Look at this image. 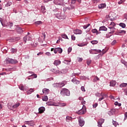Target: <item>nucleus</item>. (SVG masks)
Segmentation results:
<instances>
[{
	"label": "nucleus",
	"mask_w": 127,
	"mask_h": 127,
	"mask_svg": "<svg viewBox=\"0 0 127 127\" xmlns=\"http://www.w3.org/2000/svg\"><path fill=\"white\" fill-rule=\"evenodd\" d=\"M61 95L63 96H70V91L69 90L64 88L61 90Z\"/></svg>",
	"instance_id": "1"
},
{
	"label": "nucleus",
	"mask_w": 127,
	"mask_h": 127,
	"mask_svg": "<svg viewBox=\"0 0 127 127\" xmlns=\"http://www.w3.org/2000/svg\"><path fill=\"white\" fill-rule=\"evenodd\" d=\"M81 103L83 105L82 109V112H86V106H85L84 105H86V101L84 100V99H83Z\"/></svg>",
	"instance_id": "10"
},
{
	"label": "nucleus",
	"mask_w": 127,
	"mask_h": 127,
	"mask_svg": "<svg viewBox=\"0 0 127 127\" xmlns=\"http://www.w3.org/2000/svg\"><path fill=\"white\" fill-rule=\"evenodd\" d=\"M113 125L115 127H117V126H118V125H119V124H118V123L117 122H116V121H113Z\"/></svg>",
	"instance_id": "44"
},
{
	"label": "nucleus",
	"mask_w": 127,
	"mask_h": 127,
	"mask_svg": "<svg viewBox=\"0 0 127 127\" xmlns=\"http://www.w3.org/2000/svg\"><path fill=\"white\" fill-rule=\"evenodd\" d=\"M78 115H85V112H76Z\"/></svg>",
	"instance_id": "40"
},
{
	"label": "nucleus",
	"mask_w": 127,
	"mask_h": 127,
	"mask_svg": "<svg viewBox=\"0 0 127 127\" xmlns=\"http://www.w3.org/2000/svg\"><path fill=\"white\" fill-rule=\"evenodd\" d=\"M105 122V120L103 119H101L99 120L98 122V126L99 127H102V125L104 124V122Z\"/></svg>",
	"instance_id": "9"
},
{
	"label": "nucleus",
	"mask_w": 127,
	"mask_h": 127,
	"mask_svg": "<svg viewBox=\"0 0 127 127\" xmlns=\"http://www.w3.org/2000/svg\"><path fill=\"white\" fill-rule=\"evenodd\" d=\"M19 88L21 91H24L25 90H26V89H27V87L24 86V85H23L22 84H20V85L19 86Z\"/></svg>",
	"instance_id": "13"
},
{
	"label": "nucleus",
	"mask_w": 127,
	"mask_h": 127,
	"mask_svg": "<svg viewBox=\"0 0 127 127\" xmlns=\"http://www.w3.org/2000/svg\"><path fill=\"white\" fill-rule=\"evenodd\" d=\"M126 0H121L118 2V4H122L123 2H125Z\"/></svg>",
	"instance_id": "46"
},
{
	"label": "nucleus",
	"mask_w": 127,
	"mask_h": 127,
	"mask_svg": "<svg viewBox=\"0 0 127 127\" xmlns=\"http://www.w3.org/2000/svg\"><path fill=\"white\" fill-rule=\"evenodd\" d=\"M66 84H67V82L64 81L62 83H56V85L57 86V87H59L60 88H61L62 87H64V85H66Z\"/></svg>",
	"instance_id": "8"
},
{
	"label": "nucleus",
	"mask_w": 127,
	"mask_h": 127,
	"mask_svg": "<svg viewBox=\"0 0 127 127\" xmlns=\"http://www.w3.org/2000/svg\"><path fill=\"white\" fill-rule=\"evenodd\" d=\"M107 17L108 18V16H107ZM108 17H109V19L111 21H113V20H115V17H114L113 16L111 15V14H110L109 15H108Z\"/></svg>",
	"instance_id": "29"
},
{
	"label": "nucleus",
	"mask_w": 127,
	"mask_h": 127,
	"mask_svg": "<svg viewBox=\"0 0 127 127\" xmlns=\"http://www.w3.org/2000/svg\"><path fill=\"white\" fill-rule=\"evenodd\" d=\"M16 30L18 33H22V32H23V30L19 27L16 28Z\"/></svg>",
	"instance_id": "18"
},
{
	"label": "nucleus",
	"mask_w": 127,
	"mask_h": 127,
	"mask_svg": "<svg viewBox=\"0 0 127 127\" xmlns=\"http://www.w3.org/2000/svg\"><path fill=\"white\" fill-rule=\"evenodd\" d=\"M63 52V50L61 48H56L55 49V50L54 51V53L55 54H57V52H59V53L61 54Z\"/></svg>",
	"instance_id": "5"
},
{
	"label": "nucleus",
	"mask_w": 127,
	"mask_h": 127,
	"mask_svg": "<svg viewBox=\"0 0 127 127\" xmlns=\"http://www.w3.org/2000/svg\"><path fill=\"white\" fill-rule=\"evenodd\" d=\"M71 39H72V40H75L76 39V37H75V36H74V35H72Z\"/></svg>",
	"instance_id": "57"
},
{
	"label": "nucleus",
	"mask_w": 127,
	"mask_h": 127,
	"mask_svg": "<svg viewBox=\"0 0 127 127\" xmlns=\"http://www.w3.org/2000/svg\"><path fill=\"white\" fill-rule=\"evenodd\" d=\"M91 62H92L91 60H87V64L90 65L91 64Z\"/></svg>",
	"instance_id": "48"
},
{
	"label": "nucleus",
	"mask_w": 127,
	"mask_h": 127,
	"mask_svg": "<svg viewBox=\"0 0 127 127\" xmlns=\"http://www.w3.org/2000/svg\"><path fill=\"white\" fill-rule=\"evenodd\" d=\"M31 76L33 77L34 78H37V74H32Z\"/></svg>",
	"instance_id": "54"
},
{
	"label": "nucleus",
	"mask_w": 127,
	"mask_h": 127,
	"mask_svg": "<svg viewBox=\"0 0 127 127\" xmlns=\"http://www.w3.org/2000/svg\"><path fill=\"white\" fill-rule=\"evenodd\" d=\"M81 90L82 91V92H86V90H85V87L81 86Z\"/></svg>",
	"instance_id": "49"
},
{
	"label": "nucleus",
	"mask_w": 127,
	"mask_h": 127,
	"mask_svg": "<svg viewBox=\"0 0 127 127\" xmlns=\"http://www.w3.org/2000/svg\"><path fill=\"white\" fill-rule=\"evenodd\" d=\"M61 105L62 107H65V106H66V103H62Z\"/></svg>",
	"instance_id": "63"
},
{
	"label": "nucleus",
	"mask_w": 127,
	"mask_h": 127,
	"mask_svg": "<svg viewBox=\"0 0 127 127\" xmlns=\"http://www.w3.org/2000/svg\"><path fill=\"white\" fill-rule=\"evenodd\" d=\"M109 28H110V29H116L114 27H113L112 26H109Z\"/></svg>",
	"instance_id": "61"
},
{
	"label": "nucleus",
	"mask_w": 127,
	"mask_h": 127,
	"mask_svg": "<svg viewBox=\"0 0 127 127\" xmlns=\"http://www.w3.org/2000/svg\"><path fill=\"white\" fill-rule=\"evenodd\" d=\"M91 43H92V44L93 45L97 44L98 41L97 40L91 41Z\"/></svg>",
	"instance_id": "36"
},
{
	"label": "nucleus",
	"mask_w": 127,
	"mask_h": 127,
	"mask_svg": "<svg viewBox=\"0 0 127 127\" xmlns=\"http://www.w3.org/2000/svg\"><path fill=\"white\" fill-rule=\"evenodd\" d=\"M109 26H112L113 27H115L116 26V23L114 22H111L110 24L109 25Z\"/></svg>",
	"instance_id": "35"
},
{
	"label": "nucleus",
	"mask_w": 127,
	"mask_h": 127,
	"mask_svg": "<svg viewBox=\"0 0 127 127\" xmlns=\"http://www.w3.org/2000/svg\"><path fill=\"white\" fill-rule=\"evenodd\" d=\"M6 62L7 63H10V64H16V63H18V62L16 60L9 59L6 60Z\"/></svg>",
	"instance_id": "3"
},
{
	"label": "nucleus",
	"mask_w": 127,
	"mask_h": 127,
	"mask_svg": "<svg viewBox=\"0 0 127 127\" xmlns=\"http://www.w3.org/2000/svg\"><path fill=\"white\" fill-rule=\"evenodd\" d=\"M31 39H32V36H31V34H30V33L29 32H28L27 35L23 37V41L25 43H26V40L29 41L30 40H31Z\"/></svg>",
	"instance_id": "2"
},
{
	"label": "nucleus",
	"mask_w": 127,
	"mask_h": 127,
	"mask_svg": "<svg viewBox=\"0 0 127 127\" xmlns=\"http://www.w3.org/2000/svg\"><path fill=\"white\" fill-rule=\"evenodd\" d=\"M85 44H79L78 45V46H79L80 47H83V46H85Z\"/></svg>",
	"instance_id": "53"
},
{
	"label": "nucleus",
	"mask_w": 127,
	"mask_h": 127,
	"mask_svg": "<svg viewBox=\"0 0 127 127\" xmlns=\"http://www.w3.org/2000/svg\"><path fill=\"white\" fill-rule=\"evenodd\" d=\"M91 32H92V33H95L96 35H98V34H100V33H101V32H99L97 29H92L91 30Z\"/></svg>",
	"instance_id": "16"
},
{
	"label": "nucleus",
	"mask_w": 127,
	"mask_h": 127,
	"mask_svg": "<svg viewBox=\"0 0 127 127\" xmlns=\"http://www.w3.org/2000/svg\"><path fill=\"white\" fill-rule=\"evenodd\" d=\"M43 94H45V95H48L49 93V89L47 88H44L42 91Z\"/></svg>",
	"instance_id": "14"
},
{
	"label": "nucleus",
	"mask_w": 127,
	"mask_h": 127,
	"mask_svg": "<svg viewBox=\"0 0 127 127\" xmlns=\"http://www.w3.org/2000/svg\"><path fill=\"white\" fill-rule=\"evenodd\" d=\"M99 80H100V78H99V77H98L97 76H96L94 77L93 81L94 82H97V81H99Z\"/></svg>",
	"instance_id": "38"
},
{
	"label": "nucleus",
	"mask_w": 127,
	"mask_h": 127,
	"mask_svg": "<svg viewBox=\"0 0 127 127\" xmlns=\"http://www.w3.org/2000/svg\"><path fill=\"white\" fill-rule=\"evenodd\" d=\"M108 114L109 115V116H113V115L115 114V112H109Z\"/></svg>",
	"instance_id": "50"
},
{
	"label": "nucleus",
	"mask_w": 127,
	"mask_h": 127,
	"mask_svg": "<svg viewBox=\"0 0 127 127\" xmlns=\"http://www.w3.org/2000/svg\"><path fill=\"white\" fill-rule=\"evenodd\" d=\"M100 96L101 97H100L98 101H99V102H101V101H102V100H104V99H105V97H107L106 95H102V94H100Z\"/></svg>",
	"instance_id": "20"
},
{
	"label": "nucleus",
	"mask_w": 127,
	"mask_h": 127,
	"mask_svg": "<svg viewBox=\"0 0 127 127\" xmlns=\"http://www.w3.org/2000/svg\"><path fill=\"white\" fill-rule=\"evenodd\" d=\"M78 123L80 127H83L85 125V121L81 117L78 119Z\"/></svg>",
	"instance_id": "6"
},
{
	"label": "nucleus",
	"mask_w": 127,
	"mask_h": 127,
	"mask_svg": "<svg viewBox=\"0 0 127 127\" xmlns=\"http://www.w3.org/2000/svg\"><path fill=\"white\" fill-rule=\"evenodd\" d=\"M116 84H117V82H116V81H110V86H111V87H115Z\"/></svg>",
	"instance_id": "19"
},
{
	"label": "nucleus",
	"mask_w": 127,
	"mask_h": 127,
	"mask_svg": "<svg viewBox=\"0 0 127 127\" xmlns=\"http://www.w3.org/2000/svg\"><path fill=\"white\" fill-rule=\"evenodd\" d=\"M72 51V48L69 47L68 50H67V52L68 54H69V53H70V52H71Z\"/></svg>",
	"instance_id": "47"
},
{
	"label": "nucleus",
	"mask_w": 127,
	"mask_h": 127,
	"mask_svg": "<svg viewBox=\"0 0 127 127\" xmlns=\"http://www.w3.org/2000/svg\"><path fill=\"white\" fill-rule=\"evenodd\" d=\"M70 62H71V60L70 61L64 60V64H66L67 65H70Z\"/></svg>",
	"instance_id": "34"
},
{
	"label": "nucleus",
	"mask_w": 127,
	"mask_h": 127,
	"mask_svg": "<svg viewBox=\"0 0 127 127\" xmlns=\"http://www.w3.org/2000/svg\"><path fill=\"white\" fill-rule=\"evenodd\" d=\"M62 37L63 38H64V39H69V38H68V36H67V35L65 34H62Z\"/></svg>",
	"instance_id": "30"
},
{
	"label": "nucleus",
	"mask_w": 127,
	"mask_h": 127,
	"mask_svg": "<svg viewBox=\"0 0 127 127\" xmlns=\"http://www.w3.org/2000/svg\"><path fill=\"white\" fill-rule=\"evenodd\" d=\"M127 83H123L120 85V88H125V87H127Z\"/></svg>",
	"instance_id": "27"
},
{
	"label": "nucleus",
	"mask_w": 127,
	"mask_h": 127,
	"mask_svg": "<svg viewBox=\"0 0 127 127\" xmlns=\"http://www.w3.org/2000/svg\"><path fill=\"white\" fill-rule=\"evenodd\" d=\"M115 105L116 106H118L119 107H121V106H122V104L119 103V102H115Z\"/></svg>",
	"instance_id": "41"
},
{
	"label": "nucleus",
	"mask_w": 127,
	"mask_h": 127,
	"mask_svg": "<svg viewBox=\"0 0 127 127\" xmlns=\"http://www.w3.org/2000/svg\"><path fill=\"white\" fill-rule=\"evenodd\" d=\"M73 33H74V34H82V30L78 29H75L73 30Z\"/></svg>",
	"instance_id": "11"
},
{
	"label": "nucleus",
	"mask_w": 127,
	"mask_h": 127,
	"mask_svg": "<svg viewBox=\"0 0 127 127\" xmlns=\"http://www.w3.org/2000/svg\"><path fill=\"white\" fill-rule=\"evenodd\" d=\"M119 33H123V34H126V31L125 30H120L119 32Z\"/></svg>",
	"instance_id": "43"
},
{
	"label": "nucleus",
	"mask_w": 127,
	"mask_h": 127,
	"mask_svg": "<svg viewBox=\"0 0 127 127\" xmlns=\"http://www.w3.org/2000/svg\"><path fill=\"white\" fill-rule=\"evenodd\" d=\"M89 26H90V24L84 25L83 26V28H84V29H87V28H88V27H89Z\"/></svg>",
	"instance_id": "42"
},
{
	"label": "nucleus",
	"mask_w": 127,
	"mask_h": 127,
	"mask_svg": "<svg viewBox=\"0 0 127 127\" xmlns=\"http://www.w3.org/2000/svg\"><path fill=\"white\" fill-rule=\"evenodd\" d=\"M77 61H78V62H82V61H83V58L78 57L77 59Z\"/></svg>",
	"instance_id": "37"
},
{
	"label": "nucleus",
	"mask_w": 127,
	"mask_h": 127,
	"mask_svg": "<svg viewBox=\"0 0 127 127\" xmlns=\"http://www.w3.org/2000/svg\"><path fill=\"white\" fill-rule=\"evenodd\" d=\"M107 51H108V50L103 49V50H102V53H103V54H105V53H106V52H107Z\"/></svg>",
	"instance_id": "60"
},
{
	"label": "nucleus",
	"mask_w": 127,
	"mask_h": 127,
	"mask_svg": "<svg viewBox=\"0 0 127 127\" xmlns=\"http://www.w3.org/2000/svg\"><path fill=\"white\" fill-rule=\"evenodd\" d=\"M35 24H36V25H39L40 24H42V21H37L35 22Z\"/></svg>",
	"instance_id": "32"
},
{
	"label": "nucleus",
	"mask_w": 127,
	"mask_h": 127,
	"mask_svg": "<svg viewBox=\"0 0 127 127\" xmlns=\"http://www.w3.org/2000/svg\"><path fill=\"white\" fill-rule=\"evenodd\" d=\"M75 84H80V81L77 80H75Z\"/></svg>",
	"instance_id": "62"
},
{
	"label": "nucleus",
	"mask_w": 127,
	"mask_h": 127,
	"mask_svg": "<svg viewBox=\"0 0 127 127\" xmlns=\"http://www.w3.org/2000/svg\"><path fill=\"white\" fill-rule=\"evenodd\" d=\"M120 26H121L123 28H126V24L124 23H120L119 24Z\"/></svg>",
	"instance_id": "33"
},
{
	"label": "nucleus",
	"mask_w": 127,
	"mask_h": 127,
	"mask_svg": "<svg viewBox=\"0 0 127 127\" xmlns=\"http://www.w3.org/2000/svg\"><path fill=\"white\" fill-rule=\"evenodd\" d=\"M3 108V103L0 104V110H1Z\"/></svg>",
	"instance_id": "59"
},
{
	"label": "nucleus",
	"mask_w": 127,
	"mask_h": 127,
	"mask_svg": "<svg viewBox=\"0 0 127 127\" xmlns=\"http://www.w3.org/2000/svg\"><path fill=\"white\" fill-rule=\"evenodd\" d=\"M39 112H45V107H41L39 108Z\"/></svg>",
	"instance_id": "21"
},
{
	"label": "nucleus",
	"mask_w": 127,
	"mask_h": 127,
	"mask_svg": "<svg viewBox=\"0 0 127 127\" xmlns=\"http://www.w3.org/2000/svg\"><path fill=\"white\" fill-rule=\"evenodd\" d=\"M101 52V50H90L89 53L90 54H97V53H100Z\"/></svg>",
	"instance_id": "4"
},
{
	"label": "nucleus",
	"mask_w": 127,
	"mask_h": 127,
	"mask_svg": "<svg viewBox=\"0 0 127 127\" xmlns=\"http://www.w3.org/2000/svg\"><path fill=\"white\" fill-rule=\"evenodd\" d=\"M127 119V112H126L125 114V118H124V121H126Z\"/></svg>",
	"instance_id": "55"
},
{
	"label": "nucleus",
	"mask_w": 127,
	"mask_h": 127,
	"mask_svg": "<svg viewBox=\"0 0 127 127\" xmlns=\"http://www.w3.org/2000/svg\"><path fill=\"white\" fill-rule=\"evenodd\" d=\"M46 35H45V33H43L42 35V37H43V39H45Z\"/></svg>",
	"instance_id": "58"
},
{
	"label": "nucleus",
	"mask_w": 127,
	"mask_h": 127,
	"mask_svg": "<svg viewBox=\"0 0 127 127\" xmlns=\"http://www.w3.org/2000/svg\"><path fill=\"white\" fill-rule=\"evenodd\" d=\"M66 121L67 122V123H69L70 121H72V117H69V116H66Z\"/></svg>",
	"instance_id": "23"
},
{
	"label": "nucleus",
	"mask_w": 127,
	"mask_h": 127,
	"mask_svg": "<svg viewBox=\"0 0 127 127\" xmlns=\"http://www.w3.org/2000/svg\"><path fill=\"white\" fill-rule=\"evenodd\" d=\"M11 4H12V2H8L7 3V4H6V6H10V5H11Z\"/></svg>",
	"instance_id": "45"
},
{
	"label": "nucleus",
	"mask_w": 127,
	"mask_h": 127,
	"mask_svg": "<svg viewBox=\"0 0 127 127\" xmlns=\"http://www.w3.org/2000/svg\"><path fill=\"white\" fill-rule=\"evenodd\" d=\"M20 105V103H17V104H15L14 105H13L12 108H13L14 109L18 108V107H19Z\"/></svg>",
	"instance_id": "28"
},
{
	"label": "nucleus",
	"mask_w": 127,
	"mask_h": 127,
	"mask_svg": "<svg viewBox=\"0 0 127 127\" xmlns=\"http://www.w3.org/2000/svg\"><path fill=\"white\" fill-rule=\"evenodd\" d=\"M37 43H34L32 45L33 47H36L37 46Z\"/></svg>",
	"instance_id": "51"
},
{
	"label": "nucleus",
	"mask_w": 127,
	"mask_h": 127,
	"mask_svg": "<svg viewBox=\"0 0 127 127\" xmlns=\"http://www.w3.org/2000/svg\"><path fill=\"white\" fill-rule=\"evenodd\" d=\"M61 64V61H60L59 60H55L54 62V65H55V66H58V65H60Z\"/></svg>",
	"instance_id": "12"
},
{
	"label": "nucleus",
	"mask_w": 127,
	"mask_h": 127,
	"mask_svg": "<svg viewBox=\"0 0 127 127\" xmlns=\"http://www.w3.org/2000/svg\"><path fill=\"white\" fill-rule=\"evenodd\" d=\"M15 52H16V49H11V53L13 54V53H15Z\"/></svg>",
	"instance_id": "39"
},
{
	"label": "nucleus",
	"mask_w": 127,
	"mask_h": 127,
	"mask_svg": "<svg viewBox=\"0 0 127 127\" xmlns=\"http://www.w3.org/2000/svg\"><path fill=\"white\" fill-rule=\"evenodd\" d=\"M0 21L2 26H4V27L7 26V25H6V24L5 23V22L3 21V19L1 17H0Z\"/></svg>",
	"instance_id": "15"
},
{
	"label": "nucleus",
	"mask_w": 127,
	"mask_h": 127,
	"mask_svg": "<svg viewBox=\"0 0 127 127\" xmlns=\"http://www.w3.org/2000/svg\"><path fill=\"white\" fill-rule=\"evenodd\" d=\"M33 92H34V90H33V89L31 88L30 90L27 91V93L28 95H30V94H31Z\"/></svg>",
	"instance_id": "25"
},
{
	"label": "nucleus",
	"mask_w": 127,
	"mask_h": 127,
	"mask_svg": "<svg viewBox=\"0 0 127 127\" xmlns=\"http://www.w3.org/2000/svg\"><path fill=\"white\" fill-rule=\"evenodd\" d=\"M42 100L44 102H47V101H48V97L47 96L43 97Z\"/></svg>",
	"instance_id": "24"
},
{
	"label": "nucleus",
	"mask_w": 127,
	"mask_h": 127,
	"mask_svg": "<svg viewBox=\"0 0 127 127\" xmlns=\"http://www.w3.org/2000/svg\"><path fill=\"white\" fill-rule=\"evenodd\" d=\"M108 30V28H107L105 26H101L99 28V31H107Z\"/></svg>",
	"instance_id": "17"
},
{
	"label": "nucleus",
	"mask_w": 127,
	"mask_h": 127,
	"mask_svg": "<svg viewBox=\"0 0 127 127\" xmlns=\"http://www.w3.org/2000/svg\"><path fill=\"white\" fill-rule=\"evenodd\" d=\"M46 55H47V56H50V55H51V54H50V53H46Z\"/></svg>",
	"instance_id": "64"
},
{
	"label": "nucleus",
	"mask_w": 127,
	"mask_h": 127,
	"mask_svg": "<svg viewBox=\"0 0 127 127\" xmlns=\"http://www.w3.org/2000/svg\"><path fill=\"white\" fill-rule=\"evenodd\" d=\"M99 8H104V7H106V5L105 3H102L98 5Z\"/></svg>",
	"instance_id": "22"
},
{
	"label": "nucleus",
	"mask_w": 127,
	"mask_h": 127,
	"mask_svg": "<svg viewBox=\"0 0 127 127\" xmlns=\"http://www.w3.org/2000/svg\"><path fill=\"white\" fill-rule=\"evenodd\" d=\"M6 26H9V27H10V28H11V27H12V26H13V24L12 23H10L9 22L7 23V24H6Z\"/></svg>",
	"instance_id": "31"
},
{
	"label": "nucleus",
	"mask_w": 127,
	"mask_h": 127,
	"mask_svg": "<svg viewBox=\"0 0 127 127\" xmlns=\"http://www.w3.org/2000/svg\"><path fill=\"white\" fill-rule=\"evenodd\" d=\"M45 7L44 6H41V11L43 12V13H45L46 12Z\"/></svg>",
	"instance_id": "26"
},
{
	"label": "nucleus",
	"mask_w": 127,
	"mask_h": 127,
	"mask_svg": "<svg viewBox=\"0 0 127 127\" xmlns=\"http://www.w3.org/2000/svg\"><path fill=\"white\" fill-rule=\"evenodd\" d=\"M98 106V103H95L93 105V107L95 109V108H97Z\"/></svg>",
	"instance_id": "52"
},
{
	"label": "nucleus",
	"mask_w": 127,
	"mask_h": 127,
	"mask_svg": "<svg viewBox=\"0 0 127 127\" xmlns=\"http://www.w3.org/2000/svg\"><path fill=\"white\" fill-rule=\"evenodd\" d=\"M25 124L30 127H33V126H34V122L33 121H25Z\"/></svg>",
	"instance_id": "7"
},
{
	"label": "nucleus",
	"mask_w": 127,
	"mask_h": 127,
	"mask_svg": "<svg viewBox=\"0 0 127 127\" xmlns=\"http://www.w3.org/2000/svg\"><path fill=\"white\" fill-rule=\"evenodd\" d=\"M116 43H117V41L116 40H114L112 42L111 44H112V45H115V44H116Z\"/></svg>",
	"instance_id": "56"
}]
</instances>
